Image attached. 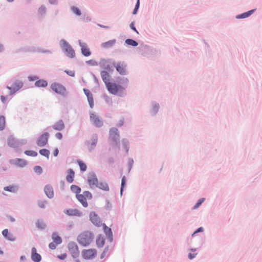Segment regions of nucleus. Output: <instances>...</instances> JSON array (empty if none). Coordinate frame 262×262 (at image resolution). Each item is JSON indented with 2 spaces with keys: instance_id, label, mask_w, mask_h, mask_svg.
Here are the masks:
<instances>
[{
  "instance_id": "obj_38",
  "label": "nucleus",
  "mask_w": 262,
  "mask_h": 262,
  "mask_svg": "<svg viewBox=\"0 0 262 262\" xmlns=\"http://www.w3.org/2000/svg\"><path fill=\"white\" fill-rule=\"evenodd\" d=\"M25 154L28 156L36 157L37 155V153L33 150H26Z\"/></svg>"
},
{
  "instance_id": "obj_24",
  "label": "nucleus",
  "mask_w": 262,
  "mask_h": 262,
  "mask_svg": "<svg viewBox=\"0 0 262 262\" xmlns=\"http://www.w3.org/2000/svg\"><path fill=\"white\" fill-rule=\"evenodd\" d=\"M116 43V40L113 39L109 41H107L105 42L102 43L101 44V47L105 49L110 48L113 47L115 43Z\"/></svg>"
},
{
  "instance_id": "obj_11",
  "label": "nucleus",
  "mask_w": 262,
  "mask_h": 262,
  "mask_svg": "<svg viewBox=\"0 0 262 262\" xmlns=\"http://www.w3.org/2000/svg\"><path fill=\"white\" fill-rule=\"evenodd\" d=\"M49 133L47 132H45L43 134H42L41 135H40L38 139L37 140L36 143L38 146L40 147H42L45 146L48 141V138H49Z\"/></svg>"
},
{
  "instance_id": "obj_17",
  "label": "nucleus",
  "mask_w": 262,
  "mask_h": 262,
  "mask_svg": "<svg viewBox=\"0 0 262 262\" xmlns=\"http://www.w3.org/2000/svg\"><path fill=\"white\" fill-rule=\"evenodd\" d=\"M12 163L15 166L20 167H24L27 164V162L26 160L19 158L13 160Z\"/></svg>"
},
{
  "instance_id": "obj_62",
  "label": "nucleus",
  "mask_w": 262,
  "mask_h": 262,
  "mask_svg": "<svg viewBox=\"0 0 262 262\" xmlns=\"http://www.w3.org/2000/svg\"><path fill=\"white\" fill-rule=\"evenodd\" d=\"M7 1L9 2H13L14 0H7Z\"/></svg>"
},
{
  "instance_id": "obj_21",
  "label": "nucleus",
  "mask_w": 262,
  "mask_h": 262,
  "mask_svg": "<svg viewBox=\"0 0 262 262\" xmlns=\"http://www.w3.org/2000/svg\"><path fill=\"white\" fill-rule=\"evenodd\" d=\"M101 76L105 85L106 83L110 82V80L111 76L107 72L104 71H102L101 72Z\"/></svg>"
},
{
  "instance_id": "obj_47",
  "label": "nucleus",
  "mask_w": 262,
  "mask_h": 262,
  "mask_svg": "<svg viewBox=\"0 0 262 262\" xmlns=\"http://www.w3.org/2000/svg\"><path fill=\"white\" fill-rule=\"evenodd\" d=\"M68 75L71 77H74L75 76V72L72 70H66L64 71Z\"/></svg>"
},
{
  "instance_id": "obj_22",
  "label": "nucleus",
  "mask_w": 262,
  "mask_h": 262,
  "mask_svg": "<svg viewBox=\"0 0 262 262\" xmlns=\"http://www.w3.org/2000/svg\"><path fill=\"white\" fill-rule=\"evenodd\" d=\"M64 127V124L62 120H59L57 121L55 124L53 126V128L57 130H61L63 129Z\"/></svg>"
},
{
  "instance_id": "obj_39",
  "label": "nucleus",
  "mask_w": 262,
  "mask_h": 262,
  "mask_svg": "<svg viewBox=\"0 0 262 262\" xmlns=\"http://www.w3.org/2000/svg\"><path fill=\"white\" fill-rule=\"evenodd\" d=\"M72 10L73 12V13L76 14L77 15L79 16L81 15V12L77 7L74 6L72 7Z\"/></svg>"
},
{
  "instance_id": "obj_58",
  "label": "nucleus",
  "mask_w": 262,
  "mask_h": 262,
  "mask_svg": "<svg viewBox=\"0 0 262 262\" xmlns=\"http://www.w3.org/2000/svg\"><path fill=\"white\" fill-rule=\"evenodd\" d=\"M58 149L57 148H56L54 150V152H53V155L55 157H56L57 156L58 154Z\"/></svg>"
},
{
  "instance_id": "obj_1",
  "label": "nucleus",
  "mask_w": 262,
  "mask_h": 262,
  "mask_svg": "<svg viewBox=\"0 0 262 262\" xmlns=\"http://www.w3.org/2000/svg\"><path fill=\"white\" fill-rule=\"evenodd\" d=\"M93 235L89 231H85L80 233L77 238L78 243L83 247L89 246L93 241Z\"/></svg>"
},
{
  "instance_id": "obj_23",
  "label": "nucleus",
  "mask_w": 262,
  "mask_h": 262,
  "mask_svg": "<svg viewBox=\"0 0 262 262\" xmlns=\"http://www.w3.org/2000/svg\"><path fill=\"white\" fill-rule=\"evenodd\" d=\"M74 176L75 173L74 171L71 169H69L68 170V174L66 177L67 181L70 183L73 182Z\"/></svg>"
},
{
  "instance_id": "obj_34",
  "label": "nucleus",
  "mask_w": 262,
  "mask_h": 262,
  "mask_svg": "<svg viewBox=\"0 0 262 262\" xmlns=\"http://www.w3.org/2000/svg\"><path fill=\"white\" fill-rule=\"evenodd\" d=\"M125 43L128 45L132 46H138V43L137 41L135 40L132 39H127L125 40Z\"/></svg>"
},
{
  "instance_id": "obj_8",
  "label": "nucleus",
  "mask_w": 262,
  "mask_h": 262,
  "mask_svg": "<svg viewBox=\"0 0 262 262\" xmlns=\"http://www.w3.org/2000/svg\"><path fill=\"white\" fill-rule=\"evenodd\" d=\"M110 138L113 141L115 145L119 147L118 144L119 143V134L118 130L117 128L113 127L110 130Z\"/></svg>"
},
{
  "instance_id": "obj_52",
  "label": "nucleus",
  "mask_w": 262,
  "mask_h": 262,
  "mask_svg": "<svg viewBox=\"0 0 262 262\" xmlns=\"http://www.w3.org/2000/svg\"><path fill=\"white\" fill-rule=\"evenodd\" d=\"M130 27L135 32H136L138 34L139 33L137 30H136L135 26H134V23L132 22L130 25Z\"/></svg>"
},
{
  "instance_id": "obj_19",
  "label": "nucleus",
  "mask_w": 262,
  "mask_h": 262,
  "mask_svg": "<svg viewBox=\"0 0 262 262\" xmlns=\"http://www.w3.org/2000/svg\"><path fill=\"white\" fill-rule=\"evenodd\" d=\"M45 192L47 196L49 198H52L54 196V191L52 187L49 185L45 187Z\"/></svg>"
},
{
  "instance_id": "obj_16",
  "label": "nucleus",
  "mask_w": 262,
  "mask_h": 262,
  "mask_svg": "<svg viewBox=\"0 0 262 262\" xmlns=\"http://www.w3.org/2000/svg\"><path fill=\"white\" fill-rule=\"evenodd\" d=\"M64 212L68 215L80 216L81 212L77 209H69L64 210Z\"/></svg>"
},
{
  "instance_id": "obj_46",
  "label": "nucleus",
  "mask_w": 262,
  "mask_h": 262,
  "mask_svg": "<svg viewBox=\"0 0 262 262\" xmlns=\"http://www.w3.org/2000/svg\"><path fill=\"white\" fill-rule=\"evenodd\" d=\"M139 5H140V2H139V0H137V4L136 5V6H135V8L134 10V11H133V14H136L137 12V11L139 8Z\"/></svg>"
},
{
  "instance_id": "obj_57",
  "label": "nucleus",
  "mask_w": 262,
  "mask_h": 262,
  "mask_svg": "<svg viewBox=\"0 0 262 262\" xmlns=\"http://www.w3.org/2000/svg\"><path fill=\"white\" fill-rule=\"evenodd\" d=\"M67 256V254H61L60 255H58V257L61 259H64Z\"/></svg>"
},
{
  "instance_id": "obj_59",
  "label": "nucleus",
  "mask_w": 262,
  "mask_h": 262,
  "mask_svg": "<svg viewBox=\"0 0 262 262\" xmlns=\"http://www.w3.org/2000/svg\"><path fill=\"white\" fill-rule=\"evenodd\" d=\"M203 228L202 227H200L199 228H198L194 232L193 234H195V233H196L199 232H203Z\"/></svg>"
},
{
  "instance_id": "obj_12",
  "label": "nucleus",
  "mask_w": 262,
  "mask_h": 262,
  "mask_svg": "<svg viewBox=\"0 0 262 262\" xmlns=\"http://www.w3.org/2000/svg\"><path fill=\"white\" fill-rule=\"evenodd\" d=\"M90 219L92 223L96 226L99 227L102 225L100 218L95 212L90 213Z\"/></svg>"
},
{
  "instance_id": "obj_30",
  "label": "nucleus",
  "mask_w": 262,
  "mask_h": 262,
  "mask_svg": "<svg viewBox=\"0 0 262 262\" xmlns=\"http://www.w3.org/2000/svg\"><path fill=\"white\" fill-rule=\"evenodd\" d=\"M52 239L53 242L56 244V245L60 244L62 242V239L60 236L56 233H54L52 234Z\"/></svg>"
},
{
  "instance_id": "obj_44",
  "label": "nucleus",
  "mask_w": 262,
  "mask_h": 262,
  "mask_svg": "<svg viewBox=\"0 0 262 262\" xmlns=\"http://www.w3.org/2000/svg\"><path fill=\"white\" fill-rule=\"evenodd\" d=\"M205 200V199L204 198H202L201 199H200L198 202L196 203V204L194 205L193 208L194 209H196L198 208L201 205V204Z\"/></svg>"
},
{
  "instance_id": "obj_27",
  "label": "nucleus",
  "mask_w": 262,
  "mask_h": 262,
  "mask_svg": "<svg viewBox=\"0 0 262 262\" xmlns=\"http://www.w3.org/2000/svg\"><path fill=\"white\" fill-rule=\"evenodd\" d=\"M35 85L37 87H46L48 85V82L46 80L40 79L35 82Z\"/></svg>"
},
{
  "instance_id": "obj_33",
  "label": "nucleus",
  "mask_w": 262,
  "mask_h": 262,
  "mask_svg": "<svg viewBox=\"0 0 262 262\" xmlns=\"http://www.w3.org/2000/svg\"><path fill=\"white\" fill-rule=\"evenodd\" d=\"M40 155L49 158L50 155V151L47 149H42L39 150Z\"/></svg>"
},
{
  "instance_id": "obj_20",
  "label": "nucleus",
  "mask_w": 262,
  "mask_h": 262,
  "mask_svg": "<svg viewBox=\"0 0 262 262\" xmlns=\"http://www.w3.org/2000/svg\"><path fill=\"white\" fill-rule=\"evenodd\" d=\"M2 234L9 241H14L15 239V237L14 235L11 233H9L8 230L7 229H4L2 231Z\"/></svg>"
},
{
  "instance_id": "obj_61",
  "label": "nucleus",
  "mask_w": 262,
  "mask_h": 262,
  "mask_svg": "<svg viewBox=\"0 0 262 262\" xmlns=\"http://www.w3.org/2000/svg\"><path fill=\"white\" fill-rule=\"evenodd\" d=\"M9 219H10L11 222H14L15 221L14 219L12 217H10Z\"/></svg>"
},
{
  "instance_id": "obj_48",
  "label": "nucleus",
  "mask_w": 262,
  "mask_h": 262,
  "mask_svg": "<svg viewBox=\"0 0 262 262\" xmlns=\"http://www.w3.org/2000/svg\"><path fill=\"white\" fill-rule=\"evenodd\" d=\"M46 201H39L38 202V206H39V207H40L41 208H44L45 207V205H46Z\"/></svg>"
},
{
  "instance_id": "obj_25",
  "label": "nucleus",
  "mask_w": 262,
  "mask_h": 262,
  "mask_svg": "<svg viewBox=\"0 0 262 262\" xmlns=\"http://www.w3.org/2000/svg\"><path fill=\"white\" fill-rule=\"evenodd\" d=\"M105 243V240L104 237L101 235H99L96 239V244L98 247H102L104 246Z\"/></svg>"
},
{
  "instance_id": "obj_13",
  "label": "nucleus",
  "mask_w": 262,
  "mask_h": 262,
  "mask_svg": "<svg viewBox=\"0 0 262 262\" xmlns=\"http://www.w3.org/2000/svg\"><path fill=\"white\" fill-rule=\"evenodd\" d=\"M79 43L81 47L82 54L84 56H89L91 55V52L88 45L85 42H82L81 40H79Z\"/></svg>"
},
{
  "instance_id": "obj_42",
  "label": "nucleus",
  "mask_w": 262,
  "mask_h": 262,
  "mask_svg": "<svg viewBox=\"0 0 262 262\" xmlns=\"http://www.w3.org/2000/svg\"><path fill=\"white\" fill-rule=\"evenodd\" d=\"M122 144L125 148L126 152H127L128 150V141L126 139H123L122 141Z\"/></svg>"
},
{
  "instance_id": "obj_53",
  "label": "nucleus",
  "mask_w": 262,
  "mask_h": 262,
  "mask_svg": "<svg viewBox=\"0 0 262 262\" xmlns=\"http://www.w3.org/2000/svg\"><path fill=\"white\" fill-rule=\"evenodd\" d=\"M38 78L36 76H30L28 77L29 80L30 81H34L37 79Z\"/></svg>"
},
{
  "instance_id": "obj_31",
  "label": "nucleus",
  "mask_w": 262,
  "mask_h": 262,
  "mask_svg": "<svg viewBox=\"0 0 262 262\" xmlns=\"http://www.w3.org/2000/svg\"><path fill=\"white\" fill-rule=\"evenodd\" d=\"M255 10H251L248 12H245L236 16L237 18H244L250 16L254 11Z\"/></svg>"
},
{
  "instance_id": "obj_50",
  "label": "nucleus",
  "mask_w": 262,
  "mask_h": 262,
  "mask_svg": "<svg viewBox=\"0 0 262 262\" xmlns=\"http://www.w3.org/2000/svg\"><path fill=\"white\" fill-rule=\"evenodd\" d=\"M83 91L84 92V94L86 96V97H89V96L92 95L91 92L88 89H83Z\"/></svg>"
},
{
  "instance_id": "obj_60",
  "label": "nucleus",
  "mask_w": 262,
  "mask_h": 262,
  "mask_svg": "<svg viewBox=\"0 0 262 262\" xmlns=\"http://www.w3.org/2000/svg\"><path fill=\"white\" fill-rule=\"evenodd\" d=\"M4 50V47L2 45L0 44V52H2Z\"/></svg>"
},
{
  "instance_id": "obj_55",
  "label": "nucleus",
  "mask_w": 262,
  "mask_h": 262,
  "mask_svg": "<svg viewBox=\"0 0 262 262\" xmlns=\"http://www.w3.org/2000/svg\"><path fill=\"white\" fill-rule=\"evenodd\" d=\"M49 3L52 5H57L58 4V0H49Z\"/></svg>"
},
{
  "instance_id": "obj_14",
  "label": "nucleus",
  "mask_w": 262,
  "mask_h": 262,
  "mask_svg": "<svg viewBox=\"0 0 262 262\" xmlns=\"http://www.w3.org/2000/svg\"><path fill=\"white\" fill-rule=\"evenodd\" d=\"M116 70L121 75H125L126 74V65L124 62H119L116 64H114Z\"/></svg>"
},
{
  "instance_id": "obj_3",
  "label": "nucleus",
  "mask_w": 262,
  "mask_h": 262,
  "mask_svg": "<svg viewBox=\"0 0 262 262\" xmlns=\"http://www.w3.org/2000/svg\"><path fill=\"white\" fill-rule=\"evenodd\" d=\"M50 87L53 92L60 96L64 97L67 95L66 87L60 83L53 82L51 84Z\"/></svg>"
},
{
  "instance_id": "obj_10",
  "label": "nucleus",
  "mask_w": 262,
  "mask_h": 262,
  "mask_svg": "<svg viewBox=\"0 0 262 262\" xmlns=\"http://www.w3.org/2000/svg\"><path fill=\"white\" fill-rule=\"evenodd\" d=\"M90 120L97 127H100L103 125L102 119L94 113H90Z\"/></svg>"
},
{
  "instance_id": "obj_9",
  "label": "nucleus",
  "mask_w": 262,
  "mask_h": 262,
  "mask_svg": "<svg viewBox=\"0 0 262 262\" xmlns=\"http://www.w3.org/2000/svg\"><path fill=\"white\" fill-rule=\"evenodd\" d=\"M97 255V251L95 249H84L82 251V257L85 259H91Z\"/></svg>"
},
{
  "instance_id": "obj_54",
  "label": "nucleus",
  "mask_w": 262,
  "mask_h": 262,
  "mask_svg": "<svg viewBox=\"0 0 262 262\" xmlns=\"http://www.w3.org/2000/svg\"><path fill=\"white\" fill-rule=\"evenodd\" d=\"M1 99L2 100V101L4 103H5L7 101V97L6 96H4L3 95H2L1 96Z\"/></svg>"
},
{
  "instance_id": "obj_6",
  "label": "nucleus",
  "mask_w": 262,
  "mask_h": 262,
  "mask_svg": "<svg viewBox=\"0 0 262 262\" xmlns=\"http://www.w3.org/2000/svg\"><path fill=\"white\" fill-rule=\"evenodd\" d=\"M61 46L64 51L66 52L67 55L70 57L73 58L75 56V51L72 47L64 40H62L60 42Z\"/></svg>"
},
{
  "instance_id": "obj_49",
  "label": "nucleus",
  "mask_w": 262,
  "mask_h": 262,
  "mask_svg": "<svg viewBox=\"0 0 262 262\" xmlns=\"http://www.w3.org/2000/svg\"><path fill=\"white\" fill-rule=\"evenodd\" d=\"M57 245H56V244L53 242L50 243L49 247L51 249H55L56 248Z\"/></svg>"
},
{
  "instance_id": "obj_7",
  "label": "nucleus",
  "mask_w": 262,
  "mask_h": 262,
  "mask_svg": "<svg viewBox=\"0 0 262 262\" xmlns=\"http://www.w3.org/2000/svg\"><path fill=\"white\" fill-rule=\"evenodd\" d=\"M68 250L74 258H77L80 254L78 247L77 244L74 242H71L68 245Z\"/></svg>"
},
{
  "instance_id": "obj_26",
  "label": "nucleus",
  "mask_w": 262,
  "mask_h": 262,
  "mask_svg": "<svg viewBox=\"0 0 262 262\" xmlns=\"http://www.w3.org/2000/svg\"><path fill=\"white\" fill-rule=\"evenodd\" d=\"M8 144L12 147H15L17 146V143L15 139L11 136L8 139Z\"/></svg>"
},
{
  "instance_id": "obj_18",
  "label": "nucleus",
  "mask_w": 262,
  "mask_h": 262,
  "mask_svg": "<svg viewBox=\"0 0 262 262\" xmlns=\"http://www.w3.org/2000/svg\"><path fill=\"white\" fill-rule=\"evenodd\" d=\"M88 183L91 187L93 186H97L98 183V181L97 178L95 176H91L88 177Z\"/></svg>"
},
{
  "instance_id": "obj_29",
  "label": "nucleus",
  "mask_w": 262,
  "mask_h": 262,
  "mask_svg": "<svg viewBox=\"0 0 262 262\" xmlns=\"http://www.w3.org/2000/svg\"><path fill=\"white\" fill-rule=\"evenodd\" d=\"M6 118L4 116H0V130H3L6 127Z\"/></svg>"
},
{
  "instance_id": "obj_35",
  "label": "nucleus",
  "mask_w": 262,
  "mask_h": 262,
  "mask_svg": "<svg viewBox=\"0 0 262 262\" xmlns=\"http://www.w3.org/2000/svg\"><path fill=\"white\" fill-rule=\"evenodd\" d=\"M71 189L73 192L75 193L76 195L78 194L81 191V189L79 187L74 185L71 186Z\"/></svg>"
},
{
  "instance_id": "obj_28",
  "label": "nucleus",
  "mask_w": 262,
  "mask_h": 262,
  "mask_svg": "<svg viewBox=\"0 0 262 262\" xmlns=\"http://www.w3.org/2000/svg\"><path fill=\"white\" fill-rule=\"evenodd\" d=\"M102 225L103 226L104 231L106 236H107L109 238H112L113 233L111 229L107 227L104 224Z\"/></svg>"
},
{
  "instance_id": "obj_36",
  "label": "nucleus",
  "mask_w": 262,
  "mask_h": 262,
  "mask_svg": "<svg viewBox=\"0 0 262 262\" xmlns=\"http://www.w3.org/2000/svg\"><path fill=\"white\" fill-rule=\"evenodd\" d=\"M78 163L82 171H85L86 170L87 166L86 164L82 161H78Z\"/></svg>"
},
{
  "instance_id": "obj_43",
  "label": "nucleus",
  "mask_w": 262,
  "mask_h": 262,
  "mask_svg": "<svg viewBox=\"0 0 262 262\" xmlns=\"http://www.w3.org/2000/svg\"><path fill=\"white\" fill-rule=\"evenodd\" d=\"M36 225L38 228H40V229H43L46 227L45 224L43 222H41V221H38L36 224Z\"/></svg>"
},
{
  "instance_id": "obj_5",
  "label": "nucleus",
  "mask_w": 262,
  "mask_h": 262,
  "mask_svg": "<svg viewBox=\"0 0 262 262\" xmlns=\"http://www.w3.org/2000/svg\"><path fill=\"white\" fill-rule=\"evenodd\" d=\"M76 197L83 207H86L88 206L87 200H91L92 198V195L89 191H85L82 194H77Z\"/></svg>"
},
{
  "instance_id": "obj_37",
  "label": "nucleus",
  "mask_w": 262,
  "mask_h": 262,
  "mask_svg": "<svg viewBox=\"0 0 262 262\" xmlns=\"http://www.w3.org/2000/svg\"><path fill=\"white\" fill-rule=\"evenodd\" d=\"M4 190L5 191H8L10 192H14L16 190V187L14 186H6L4 187Z\"/></svg>"
},
{
  "instance_id": "obj_63",
  "label": "nucleus",
  "mask_w": 262,
  "mask_h": 262,
  "mask_svg": "<svg viewBox=\"0 0 262 262\" xmlns=\"http://www.w3.org/2000/svg\"><path fill=\"white\" fill-rule=\"evenodd\" d=\"M95 145H96V142H93V145L94 146H95Z\"/></svg>"
},
{
  "instance_id": "obj_32",
  "label": "nucleus",
  "mask_w": 262,
  "mask_h": 262,
  "mask_svg": "<svg viewBox=\"0 0 262 262\" xmlns=\"http://www.w3.org/2000/svg\"><path fill=\"white\" fill-rule=\"evenodd\" d=\"M100 189L104 190V191H108L109 187L107 183L105 182H100V183H98L97 186Z\"/></svg>"
},
{
  "instance_id": "obj_41",
  "label": "nucleus",
  "mask_w": 262,
  "mask_h": 262,
  "mask_svg": "<svg viewBox=\"0 0 262 262\" xmlns=\"http://www.w3.org/2000/svg\"><path fill=\"white\" fill-rule=\"evenodd\" d=\"M126 183V178L125 176H123L121 180V193H122V191L123 190V188L124 187V186Z\"/></svg>"
},
{
  "instance_id": "obj_2",
  "label": "nucleus",
  "mask_w": 262,
  "mask_h": 262,
  "mask_svg": "<svg viewBox=\"0 0 262 262\" xmlns=\"http://www.w3.org/2000/svg\"><path fill=\"white\" fill-rule=\"evenodd\" d=\"M24 85L23 82L17 79L12 80L11 85L7 86V89L10 91L9 95H13L19 90H20Z\"/></svg>"
},
{
  "instance_id": "obj_64",
  "label": "nucleus",
  "mask_w": 262,
  "mask_h": 262,
  "mask_svg": "<svg viewBox=\"0 0 262 262\" xmlns=\"http://www.w3.org/2000/svg\"><path fill=\"white\" fill-rule=\"evenodd\" d=\"M3 251H2V250H0V254H3Z\"/></svg>"
},
{
  "instance_id": "obj_45",
  "label": "nucleus",
  "mask_w": 262,
  "mask_h": 262,
  "mask_svg": "<svg viewBox=\"0 0 262 262\" xmlns=\"http://www.w3.org/2000/svg\"><path fill=\"white\" fill-rule=\"evenodd\" d=\"M34 170L35 172L36 173H41L42 172V168L41 167L39 166H35L34 168Z\"/></svg>"
},
{
  "instance_id": "obj_4",
  "label": "nucleus",
  "mask_w": 262,
  "mask_h": 262,
  "mask_svg": "<svg viewBox=\"0 0 262 262\" xmlns=\"http://www.w3.org/2000/svg\"><path fill=\"white\" fill-rule=\"evenodd\" d=\"M108 91L113 95H116L118 93H123L124 89L116 83L110 82L105 85Z\"/></svg>"
},
{
  "instance_id": "obj_15",
  "label": "nucleus",
  "mask_w": 262,
  "mask_h": 262,
  "mask_svg": "<svg viewBox=\"0 0 262 262\" xmlns=\"http://www.w3.org/2000/svg\"><path fill=\"white\" fill-rule=\"evenodd\" d=\"M31 258L34 262H39L41 259L40 255L36 252V249L34 247L31 249Z\"/></svg>"
},
{
  "instance_id": "obj_56",
  "label": "nucleus",
  "mask_w": 262,
  "mask_h": 262,
  "mask_svg": "<svg viewBox=\"0 0 262 262\" xmlns=\"http://www.w3.org/2000/svg\"><path fill=\"white\" fill-rule=\"evenodd\" d=\"M196 254H192V253H189V255H188V257H189V258L190 259H192V258H193L194 257H195V256H196Z\"/></svg>"
},
{
  "instance_id": "obj_40",
  "label": "nucleus",
  "mask_w": 262,
  "mask_h": 262,
  "mask_svg": "<svg viewBox=\"0 0 262 262\" xmlns=\"http://www.w3.org/2000/svg\"><path fill=\"white\" fill-rule=\"evenodd\" d=\"M88 102L90 104V107L92 108L94 105V100H93V95L89 96V97H87Z\"/></svg>"
},
{
  "instance_id": "obj_51",
  "label": "nucleus",
  "mask_w": 262,
  "mask_h": 262,
  "mask_svg": "<svg viewBox=\"0 0 262 262\" xmlns=\"http://www.w3.org/2000/svg\"><path fill=\"white\" fill-rule=\"evenodd\" d=\"M55 136L56 138H57L59 140H61L62 138V135L60 133H57L56 134Z\"/></svg>"
}]
</instances>
